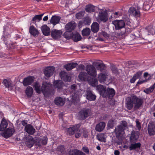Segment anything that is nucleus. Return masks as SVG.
<instances>
[{"mask_svg": "<svg viewBox=\"0 0 155 155\" xmlns=\"http://www.w3.org/2000/svg\"><path fill=\"white\" fill-rule=\"evenodd\" d=\"M143 100L140 97H138L134 94L131 95L130 97H127L126 102V107L129 110H131L134 104V108L138 109L142 105Z\"/></svg>", "mask_w": 155, "mask_h": 155, "instance_id": "obj_1", "label": "nucleus"}, {"mask_svg": "<svg viewBox=\"0 0 155 155\" xmlns=\"http://www.w3.org/2000/svg\"><path fill=\"white\" fill-rule=\"evenodd\" d=\"M112 23L114 25L116 30H121V31L118 33L120 37L124 38L127 34L130 32L129 28L125 26V22L123 20H116L112 21Z\"/></svg>", "mask_w": 155, "mask_h": 155, "instance_id": "obj_2", "label": "nucleus"}, {"mask_svg": "<svg viewBox=\"0 0 155 155\" xmlns=\"http://www.w3.org/2000/svg\"><path fill=\"white\" fill-rule=\"evenodd\" d=\"M97 88L100 92V94L104 97H112L115 94V91L114 89L108 87L106 90V88L101 85L98 86Z\"/></svg>", "mask_w": 155, "mask_h": 155, "instance_id": "obj_3", "label": "nucleus"}, {"mask_svg": "<svg viewBox=\"0 0 155 155\" xmlns=\"http://www.w3.org/2000/svg\"><path fill=\"white\" fill-rule=\"evenodd\" d=\"M69 92L71 94L70 96L72 102L78 101L79 99L80 94L79 91H76V85L73 84L69 88Z\"/></svg>", "mask_w": 155, "mask_h": 155, "instance_id": "obj_4", "label": "nucleus"}, {"mask_svg": "<svg viewBox=\"0 0 155 155\" xmlns=\"http://www.w3.org/2000/svg\"><path fill=\"white\" fill-rule=\"evenodd\" d=\"M91 114V110L89 109H84L81 110L78 113L79 119L81 120H84Z\"/></svg>", "mask_w": 155, "mask_h": 155, "instance_id": "obj_5", "label": "nucleus"}, {"mask_svg": "<svg viewBox=\"0 0 155 155\" xmlns=\"http://www.w3.org/2000/svg\"><path fill=\"white\" fill-rule=\"evenodd\" d=\"M52 84L48 82L43 81L41 87V91L45 94L49 92L51 88Z\"/></svg>", "mask_w": 155, "mask_h": 155, "instance_id": "obj_6", "label": "nucleus"}, {"mask_svg": "<svg viewBox=\"0 0 155 155\" xmlns=\"http://www.w3.org/2000/svg\"><path fill=\"white\" fill-rule=\"evenodd\" d=\"M86 71L88 75L95 77L97 75V71L95 68L91 64L88 65L86 67Z\"/></svg>", "mask_w": 155, "mask_h": 155, "instance_id": "obj_7", "label": "nucleus"}, {"mask_svg": "<svg viewBox=\"0 0 155 155\" xmlns=\"http://www.w3.org/2000/svg\"><path fill=\"white\" fill-rule=\"evenodd\" d=\"M76 26V24L75 22L71 21L66 24L65 28L67 31L71 32L74 29Z\"/></svg>", "mask_w": 155, "mask_h": 155, "instance_id": "obj_8", "label": "nucleus"}, {"mask_svg": "<svg viewBox=\"0 0 155 155\" xmlns=\"http://www.w3.org/2000/svg\"><path fill=\"white\" fill-rule=\"evenodd\" d=\"M62 31L61 30L53 29L51 32V36L54 39L60 38L62 34Z\"/></svg>", "mask_w": 155, "mask_h": 155, "instance_id": "obj_9", "label": "nucleus"}, {"mask_svg": "<svg viewBox=\"0 0 155 155\" xmlns=\"http://www.w3.org/2000/svg\"><path fill=\"white\" fill-rule=\"evenodd\" d=\"M55 68L53 66L49 67L46 68L44 71L45 76L47 77H50L53 74Z\"/></svg>", "mask_w": 155, "mask_h": 155, "instance_id": "obj_10", "label": "nucleus"}, {"mask_svg": "<svg viewBox=\"0 0 155 155\" xmlns=\"http://www.w3.org/2000/svg\"><path fill=\"white\" fill-rule=\"evenodd\" d=\"M97 19L104 22L106 21L108 19L107 14L104 11H101L99 12Z\"/></svg>", "mask_w": 155, "mask_h": 155, "instance_id": "obj_11", "label": "nucleus"}, {"mask_svg": "<svg viewBox=\"0 0 155 155\" xmlns=\"http://www.w3.org/2000/svg\"><path fill=\"white\" fill-rule=\"evenodd\" d=\"M114 132L117 137H122L125 133L124 130L123 128L118 125L115 127Z\"/></svg>", "mask_w": 155, "mask_h": 155, "instance_id": "obj_12", "label": "nucleus"}, {"mask_svg": "<svg viewBox=\"0 0 155 155\" xmlns=\"http://www.w3.org/2000/svg\"><path fill=\"white\" fill-rule=\"evenodd\" d=\"M109 75L106 73H101L98 75V80L101 84L104 83L107 80Z\"/></svg>", "mask_w": 155, "mask_h": 155, "instance_id": "obj_13", "label": "nucleus"}, {"mask_svg": "<svg viewBox=\"0 0 155 155\" xmlns=\"http://www.w3.org/2000/svg\"><path fill=\"white\" fill-rule=\"evenodd\" d=\"M148 132L150 135L155 134V124L152 122H150L148 126Z\"/></svg>", "mask_w": 155, "mask_h": 155, "instance_id": "obj_14", "label": "nucleus"}, {"mask_svg": "<svg viewBox=\"0 0 155 155\" xmlns=\"http://www.w3.org/2000/svg\"><path fill=\"white\" fill-rule=\"evenodd\" d=\"M54 85L55 88L57 89L58 91H60L63 89L64 83L61 80L55 81L54 82Z\"/></svg>", "mask_w": 155, "mask_h": 155, "instance_id": "obj_15", "label": "nucleus"}, {"mask_svg": "<svg viewBox=\"0 0 155 155\" xmlns=\"http://www.w3.org/2000/svg\"><path fill=\"white\" fill-rule=\"evenodd\" d=\"M15 131L12 128H9L5 130L2 134V136L6 138L11 137L14 133Z\"/></svg>", "mask_w": 155, "mask_h": 155, "instance_id": "obj_16", "label": "nucleus"}, {"mask_svg": "<svg viewBox=\"0 0 155 155\" xmlns=\"http://www.w3.org/2000/svg\"><path fill=\"white\" fill-rule=\"evenodd\" d=\"M79 79L82 81H87L90 79V76L88 75L87 73L85 72H81L78 75Z\"/></svg>", "mask_w": 155, "mask_h": 155, "instance_id": "obj_17", "label": "nucleus"}, {"mask_svg": "<svg viewBox=\"0 0 155 155\" xmlns=\"http://www.w3.org/2000/svg\"><path fill=\"white\" fill-rule=\"evenodd\" d=\"M34 77L31 76H29L25 78L23 81V83L25 86L31 84L34 81Z\"/></svg>", "mask_w": 155, "mask_h": 155, "instance_id": "obj_18", "label": "nucleus"}, {"mask_svg": "<svg viewBox=\"0 0 155 155\" xmlns=\"http://www.w3.org/2000/svg\"><path fill=\"white\" fill-rule=\"evenodd\" d=\"M139 132L138 131H132L130 138L131 142L136 141L139 138Z\"/></svg>", "mask_w": 155, "mask_h": 155, "instance_id": "obj_19", "label": "nucleus"}, {"mask_svg": "<svg viewBox=\"0 0 155 155\" xmlns=\"http://www.w3.org/2000/svg\"><path fill=\"white\" fill-rule=\"evenodd\" d=\"M86 98L88 100L91 101L95 100L96 97L95 94L93 93V92L90 90H87L86 91Z\"/></svg>", "mask_w": 155, "mask_h": 155, "instance_id": "obj_20", "label": "nucleus"}, {"mask_svg": "<svg viewBox=\"0 0 155 155\" xmlns=\"http://www.w3.org/2000/svg\"><path fill=\"white\" fill-rule=\"evenodd\" d=\"M80 126V125L79 124H77L72 127H70L67 130L68 132L70 135H72L75 133L76 131H78Z\"/></svg>", "mask_w": 155, "mask_h": 155, "instance_id": "obj_21", "label": "nucleus"}, {"mask_svg": "<svg viewBox=\"0 0 155 155\" xmlns=\"http://www.w3.org/2000/svg\"><path fill=\"white\" fill-rule=\"evenodd\" d=\"M2 83L5 87L11 90L14 87V85L12 84V81L8 79H5L2 82Z\"/></svg>", "mask_w": 155, "mask_h": 155, "instance_id": "obj_22", "label": "nucleus"}, {"mask_svg": "<svg viewBox=\"0 0 155 155\" xmlns=\"http://www.w3.org/2000/svg\"><path fill=\"white\" fill-rule=\"evenodd\" d=\"M26 131L29 134H33L35 131V129L31 125H26L25 128Z\"/></svg>", "mask_w": 155, "mask_h": 155, "instance_id": "obj_23", "label": "nucleus"}, {"mask_svg": "<svg viewBox=\"0 0 155 155\" xmlns=\"http://www.w3.org/2000/svg\"><path fill=\"white\" fill-rule=\"evenodd\" d=\"M41 30L43 35L45 36L49 35L50 33V28L46 25H44L42 26Z\"/></svg>", "mask_w": 155, "mask_h": 155, "instance_id": "obj_24", "label": "nucleus"}, {"mask_svg": "<svg viewBox=\"0 0 155 155\" xmlns=\"http://www.w3.org/2000/svg\"><path fill=\"white\" fill-rule=\"evenodd\" d=\"M130 14H132L136 17H139L140 15V12L138 10H137L134 7L130 8L128 11Z\"/></svg>", "mask_w": 155, "mask_h": 155, "instance_id": "obj_25", "label": "nucleus"}, {"mask_svg": "<svg viewBox=\"0 0 155 155\" xmlns=\"http://www.w3.org/2000/svg\"><path fill=\"white\" fill-rule=\"evenodd\" d=\"M60 19L61 18L59 16H53L50 20V23L55 25L59 23Z\"/></svg>", "mask_w": 155, "mask_h": 155, "instance_id": "obj_26", "label": "nucleus"}, {"mask_svg": "<svg viewBox=\"0 0 155 155\" xmlns=\"http://www.w3.org/2000/svg\"><path fill=\"white\" fill-rule=\"evenodd\" d=\"M29 32L31 35L34 36H35L36 35H38L39 33L38 30L33 25L30 26Z\"/></svg>", "mask_w": 155, "mask_h": 155, "instance_id": "obj_27", "label": "nucleus"}, {"mask_svg": "<svg viewBox=\"0 0 155 155\" xmlns=\"http://www.w3.org/2000/svg\"><path fill=\"white\" fill-rule=\"evenodd\" d=\"M69 155H85L82 152L76 149L70 150L69 152Z\"/></svg>", "mask_w": 155, "mask_h": 155, "instance_id": "obj_28", "label": "nucleus"}, {"mask_svg": "<svg viewBox=\"0 0 155 155\" xmlns=\"http://www.w3.org/2000/svg\"><path fill=\"white\" fill-rule=\"evenodd\" d=\"M35 141L34 139L31 137H28L27 140L25 142L26 145L29 147H31L34 145Z\"/></svg>", "mask_w": 155, "mask_h": 155, "instance_id": "obj_29", "label": "nucleus"}, {"mask_svg": "<svg viewBox=\"0 0 155 155\" xmlns=\"http://www.w3.org/2000/svg\"><path fill=\"white\" fill-rule=\"evenodd\" d=\"M105 124L104 122H101L98 124L95 127L96 130L98 132L102 131L104 128Z\"/></svg>", "mask_w": 155, "mask_h": 155, "instance_id": "obj_30", "label": "nucleus"}, {"mask_svg": "<svg viewBox=\"0 0 155 155\" xmlns=\"http://www.w3.org/2000/svg\"><path fill=\"white\" fill-rule=\"evenodd\" d=\"M71 38L75 42L78 41L81 39V35L78 33H72L71 35Z\"/></svg>", "mask_w": 155, "mask_h": 155, "instance_id": "obj_31", "label": "nucleus"}, {"mask_svg": "<svg viewBox=\"0 0 155 155\" xmlns=\"http://www.w3.org/2000/svg\"><path fill=\"white\" fill-rule=\"evenodd\" d=\"M54 103L56 105L58 106H62L64 104V101L63 99L60 97H58L55 99Z\"/></svg>", "mask_w": 155, "mask_h": 155, "instance_id": "obj_32", "label": "nucleus"}, {"mask_svg": "<svg viewBox=\"0 0 155 155\" xmlns=\"http://www.w3.org/2000/svg\"><path fill=\"white\" fill-rule=\"evenodd\" d=\"M78 65L77 63L73 62L66 64L64 68L67 71H70L75 68Z\"/></svg>", "mask_w": 155, "mask_h": 155, "instance_id": "obj_33", "label": "nucleus"}, {"mask_svg": "<svg viewBox=\"0 0 155 155\" xmlns=\"http://www.w3.org/2000/svg\"><path fill=\"white\" fill-rule=\"evenodd\" d=\"M99 29L98 24L96 22H94L91 26V30L94 33H96L98 32Z\"/></svg>", "mask_w": 155, "mask_h": 155, "instance_id": "obj_34", "label": "nucleus"}, {"mask_svg": "<svg viewBox=\"0 0 155 155\" xmlns=\"http://www.w3.org/2000/svg\"><path fill=\"white\" fill-rule=\"evenodd\" d=\"M141 145V144L140 143H131L129 147V150H133L140 148Z\"/></svg>", "mask_w": 155, "mask_h": 155, "instance_id": "obj_35", "label": "nucleus"}, {"mask_svg": "<svg viewBox=\"0 0 155 155\" xmlns=\"http://www.w3.org/2000/svg\"><path fill=\"white\" fill-rule=\"evenodd\" d=\"M33 90L32 87L28 86V87L25 90V93L28 97H31L33 94Z\"/></svg>", "mask_w": 155, "mask_h": 155, "instance_id": "obj_36", "label": "nucleus"}, {"mask_svg": "<svg viewBox=\"0 0 155 155\" xmlns=\"http://www.w3.org/2000/svg\"><path fill=\"white\" fill-rule=\"evenodd\" d=\"M85 11L88 12H94L95 10V7L90 4L87 5L86 6Z\"/></svg>", "mask_w": 155, "mask_h": 155, "instance_id": "obj_37", "label": "nucleus"}, {"mask_svg": "<svg viewBox=\"0 0 155 155\" xmlns=\"http://www.w3.org/2000/svg\"><path fill=\"white\" fill-rule=\"evenodd\" d=\"M40 87L41 85L38 82H36L34 84L33 87L36 92L38 94L41 93V92Z\"/></svg>", "mask_w": 155, "mask_h": 155, "instance_id": "obj_38", "label": "nucleus"}, {"mask_svg": "<svg viewBox=\"0 0 155 155\" xmlns=\"http://www.w3.org/2000/svg\"><path fill=\"white\" fill-rule=\"evenodd\" d=\"M93 87H96L98 84V80L97 79L92 78L91 79L90 78L89 80L87 81Z\"/></svg>", "mask_w": 155, "mask_h": 155, "instance_id": "obj_39", "label": "nucleus"}, {"mask_svg": "<svg viewBox=\"0 0 155 155\" xmlns=\"http://www.w3.org/2000/svg\"><path fill=\"white\" fill-rule=\"evenodd\" d=\"M8 125L7 122L5 120H2L0 125V131H3L7 127Z\"/></svg>", "mask_w": 155, "mask_h": 155, "instance_id": "obj_40", "label": "nucleus"}, {"mask_svg": "<svg viewBox=\"0 0 155 155\" xmlns=\"http://www.w3.org/2000/svg\"><path fill=\"white\" fill-rule=\"evenodd\" d=\"M97 68V70L102 71L105 70V66L103 63L97 62L96 63Z\"/></svg>", "mask_w": 155, "mask_h": 155, "instance_id": "obj_41", "label": "nucleus"}, {"mask_svg": "<svg viewBox=\"0 0 155 155\" xmlns=\"http://www.w3.org/2000/svg\"><path fill=\"white\" fill-rule=\"evenodd\" d=\"M91 32L90 29L89 28L84 29L82 32V35L84 36H87L89 35Z\"/></svg>", "mask_w": 155, "mask_h": 155, "instance_id": "obj_42", "label": "nucleus"}, {"mask_svg": "<svg viewBox=\"0 0 155 155\" xmlns=\"http://www.w3.org/2000/svg\"><path fill=\"white\" fill-rule=\"evenodd\" d=\"M119 126L123 128L124 130H126L128 127L127 123L124 120L121 121L120 122V125Z\"/></svg>", "mask_w": 155, "mask_h": 155, "instance_id": "obj_43", "label": "nucleus"}, {"mask_svg": "<svg viewBox=\"0 0 155 155\" xmlns=\"http://www.w3.org/2000/svg\"><path fill=\"white\" fill-rule=\"evenodd\" d=\"M97 139L100 141L105 142L106 139L104 137V135L103 134L97 135Z\"/></svg>", "mask_w": 155, "mask_h": 155, "instance_id": "obj_44", "label": "nucleus"}, {"mask_svg": "<svg viewBox=\"0 0 155 155\" xmlns=\"http://www.w3.org/2000/svg\"><path fill=\"white\" fill-rule=\"evenodd\" d=\"M65 149L63 145L58 146L56 149V151L58 152L59 154H61L64 152Z\"/></svg>", "mask_w": 155, "mask_h": 155, "instance_id": "obj_45", "label": "nucleus"}, {"mask_svg": "<svg viewBox=\"0 0 155 155\" xmlns=\"http://www.w3.org/2000/svg\"><path fill=\"white\" fill-rule=\"evenodd\" d=\"M84 11H81L77 13L76 15V18L78 19H81L84 16Z\"/></svg>", "mask_w": 155, "mask_h": 155, "instance_id": "obj_46", "label": "nucleus"}, {"mask_svg": "<svg viewBox=\"0 0 155 155\" xmlns=\"http://www.w3.org/2000/svg\"><path fill=\"white\" fill-rule=\"evenodd\" d=\"M40 140V143H41L42 144L45 145L47 144L48 139L47 137H44L42 138L39 139Z\"/></svg>", "mask_w": 155, "mask_h": 155, "instance_id": "obj_47", "label": "nucleus"}, {"mask_svg": "<svg viewBox=\"0 0 155 155\" xmlns=\"http://www.w3.org/2000/svg\"><path fill=\"white\" fill-rule=\"evenodd\" d=\"M67 74V73L64 71H62L60 73V76L61 79L63 80H67V79L65 78V77Z\"/></svg>", "mask_w": 155, "mask_h": 155, "instance_id": "obj_48", "label": "nucleus"}, {"mask_svg": "<svg viewBox=\"0 0 155 155\" xmlns=\"http://www.w3.org/2000/svg\"><path fill=\"white\" fill-rule=\"evenodd\" d=\"M41 19L38 15H35L32 18V21L33 23H35L36 21H39Z\"/></svg>", "mask_w": 155, "mask_h": 155, "instance_id": "obj_49", "label": "nucleus"}, {"mask_svg": "<svg viewBox=\"0 0 155 155\" xmlns=\"http://www.w3.org/2000/svg\"><path fill=\"white\" fill-rule=\"evenodd\" d=\"M147 31L148 32V35L152 34L153 35L154 34L155 30L153 28L151 27H147Z\"/></svg>", "mask_w": 155, "mask_h": 155, "instance_id": "obj_50", "label": "nucleus"}, {"mask_svg": "<svg viewBox=\"0 0 155 155\" xmlns=\"http://www.w3.org/2000/svg\"><path fill=\"white\" fill-rule=\"evenodd\" d=\"M84 23L85 25H89L91 23V20L88 17H86L84 18Z\"/></svg>", "mask_w": 155, "mask_h": 155, "instance_id": "obj_51", "label": "nucleus"}, {"mask_svg": "<svg viewBox=\"0 0 155 155\" xmlns=\"http://www.w3.org/2000/svg\"><path fill=\"white\" fill-rule=\"evenodd\" d=\"M153 87H152L151 86L150 87L146 89L145 90H144V92L147 93V94H149L151 92H152L154 89L153 88Z\"/></svg>", "mask_w": 155, "mask_h": 155, "instance_id": "obj_52", "label": "nucleus"}, {"mask_svg": "<svg viewBox=\"0 0 155 155\" xmlns=\"http://www.w3.org/2000/svg\"><path fill=\"white\" fill-rule=\"evenodd\" d=\"M114 125V120L113 119L110 120L108 122L107 125L110 128H112Z\"/></svg>", "mask_w": 155, "mask_h": 155, "instance_id": "obj_53", "label": "nucleus"}, {"mask_svg": "<svg viewBox=\"0 0 155 155\" xmlns=\"http://www.w3.org/2000/svg\"><path fill=\"white\" fill-rule=\"evenodd\" d=\"M142 72L139 71L137 72L133 76L136 79L139 78L141 75Z\"/></svg>", "mask_w": 155, "mask_h": 155, "instance_id": "obj_54", "label": "nucleus"}, {"mask_svg": "<svg viewBox=\"0 0 155 155\" xmlns=\"http://www.w3.org/2000/svg\"><path fill=\"white\" fill-rule=\"evenodd\" d=\"M68 32H67V31L64 33L63 36L67 39H70L71 38V35H69L68 34Z\"/></svg>", "mask_w": 155, "mask_h": 155, "instance_id": "obj_55", "label": "nucleus"}, {"mask_svg": "<svg viewBox=\"0 0 155 155\" xmlns=\"http://www.w3.org/2000/svg\"><path fill=\"white\" fill-rule=\"evenodd\" d=\"M143 77L145 78V80H147V81L150 79V77L147 72H145L144 73Z\"/></svg>", "mask_w": 155, "mask_h": 155, "instance_id": "obj_56", "label": "nucleus"}, {"mask_svg": "<svg viewBox=\"0 0 155 155\" xmlns=\"http://www.w3.org/2000/svg\"><path fill=\"white\" fill-rule=\"evenodd\" d=\"M101 34L104 38L108 39L110 37L109 35L104 31H103L101 32Z\"/></svg>", "mask_w": 155, "mask_h": 155, "instance_id": "obj_57", "label": "nucleus"}, {"mask_svg": "<svg viewBox=\"0 0 155 155\" xmlns=\"http://www.w3.org/2000/svg\"><path fill=\"white\" fill-rule=\"evenodd\" d=\"M111 69L112 72L114 74H117L118 72V70L115 66H112L111 67Z\"/></svg>", "mask_w": 155, "mask_h": 155, "instance_id": "obj_58", "label": "nucleus"}, {"mask_svg": "<svg viewBox=\"0 0 155 155\" xmlns=\"http://www.w3.org/2000/svg\"><path fill=\"white\" fill-rule=\"evenodd\" d=\"M81 132L79 129L78 130V131H76L75 132V137L76 138H78L81 136Z\"/></svg>", "mask_w": 155, "mask_h": 155, "instance_id": "obj_59", "label": "nucleus"}, {"mask_svg": "<svg viewBox=\"0 0 155 155\" xmlns=\"http://www.w3.org/2000/svg\"><path fill=\"white\" fill-rule=\"evenodd\" d=\"M136 127L138 129L140 130L141 128V124L140 122L137 120H136Z\"/></svg>", "mask_w": 155, "mask_h": 155, "instance_id": "obj_60", "label": "nucleus"}, {"mask_svg": "<svg viewBox=\"0 0 155 155\" xmlns=\"http://www.w3.org/2000/svg\"><path fill=\"white\" fill-rule=\"evenodd\" d=\"M78 68V70H83L85 69V66L83 64H80Z\"/></svg>", "mask_w": 155, "mask_h": 155, "instance_id": "obj_61", "label": "nucleus"}, {"mask_svg": "<svg viewBox=\"0 0 155 155\" xmlns=\"http://www.w3.org/2000/svg\"><path fill=\"white\" fill-rule=\"evenodd\" d=\"M65 78L67 79V80H64L65 81H70L71 80V77L70 75H69L68 74L66 75L65 77Z\"/></svg>", "mask_w": 155, "mask_h": 155, "instance_id": "obj_62", "label": "nucleus"}, {"mask_svg": "<svg viewBox=\"0 0 155 155\" xmlns=\"http://www.w3.org/2000/svg\"><path fill=\"white\" fill-rule=\"evenodd\" d=\"M82 150L84 152H85L87 153H88L89 152V150L87 147H83Z\"/></svg>", "mask_w": 155, "mask_h": 155, "instance_id": "obj_63", "label": "nucleus"}, {"mask_svg": "<svg viewBox=\"0 0 155 155\" xmlns=\"http://www.w3.org/2000/svg\"><path fill=\"white\" fill-rule=\"evenodd\" d=\"M147 81V80H140L138 81L137 82V84H141Z\"/></svg>", "mask_w": 155, "mask_h": 155, "instance_id": "obj_64", "label": "nucleus"}]
</instances>
